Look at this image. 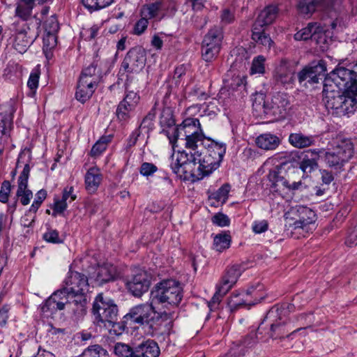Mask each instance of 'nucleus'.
<instances>
[{"label": "nucleus", "mask_w": 357, "mask_h": 357, "mask_svg": "<svg viewBox=\"0 0 357 357\" xmlns=\"http://www.w3.org/2000/svg\"><path fill=\"white\" fill-rule=\"evenodd\" d=\"M11 190V185L9 181H4L0 190V202L7 203L8 201L9 195Z\"/></svg>", "instance_id": "obj_50"}, {"label": "nucleus", "mask_w": 357, "mask_h": 357, "mask_svg": "<svg viewBox=\"0 0 357 357\" xmlns=\"http://www.w3.org/2000/svg\"><path fill=\"white\" fill-rule=\"evenodd\" d=\"M67 208V203L59 199H55L53 207L52 215L56 216L57 214H61Z\"/></svg>", "instance_id": "obj_59"}, {"label": "nucleus", "mask_w": 357, "mask_h": 357, "mask_svg": "<svg viewBox=\"0 0 357 357\" xmlns=\"http://www.w3.org/2000/svg\"><path fill=\"white\" fill-rule=\"evenodd\" d=\"M91 357H109L107 351L99 344L91 346Z\"/></svg>", "instance_id": "obj_57"}, {"label": "nucleus", "mask_w": 357, "mask_h": 357, "mask_svg": "<svg viewBox=\"0 0 357 357\" xmlns=\"http://www.w3.org/2000/svg\"><path fill=\"white\" fill-rule=\"evenodd\" d=\"M261 289V285L257 284L256 287H251L248 288L246 292L232 294L227 303L229 310L234 312L242 306L256 304L263 298L262 296L257 297V291Z\"/></svg>", "instance_id": "obj_15"}, {"label": "nucleus", "mask_w": 357, "mask_h": 357, "mask_svg": "<svg viewBox=\"0 0 357 357\" xmlns=\"http://www.w3.org/2000/svg\"><path fill=\"white\" fill-rule=\"evenodd\" d=\"M326 68L325 63L320 61L315 65L305 66L298 73V80L301 84H303L306 86L307 82L314 84L319 82V79H324Z\"/></svg>", "instance_id": "obj_18"}, {"label": "nucleus", "mask_w": 357, "mask_h": 357, "mask_svg": "<svg viewBox=\"0 0 357 357\" xmlns=\"http://www.w3.org/2000/svg\"><path fill=\"white\" fill-rule=\"evenodd\" d=\"M263 323H261L256 333L252 332L243 337L236 345L232 349V354L238 356H245L255 347L259 340L264 341Z\"/></svg>", "instance_id": "obj_19"}, {"label": "nucleus", "mask_w": 357, "mask_h": 357, "mask_svg": "<svg viewBox=\"0 0 357 357\" xmlns=\"http://www.w3.org/2000/svg\"><path fill=\"white\" fill-rule=\"evenodd\" d=\"M141 17H142L135 23L133 29V33L137 36L142 34L147 29L149 24L148 19L144 16Z\"/></svg>", "instance_id": "obj_51"}, {"label": "nucleus", "mask_w": 357, "mask_h": 357, "mask_svg": "<svg viewBox=\"0 0 357 357\" xmlns=\"http://www.w3.org/2000/svg\"><path fill=\"white\" fill-rule=\"evenodd\" d=\"M92 66L93 68V82L97 84L108 73L107 63L104 61L95 60Z\"/></svg>", "instance_id": "obj_33"}, {"label": "nucleus", "mask_w": 357, "mask_h": 357, "mask_svg": "<svg viewBox=\"0 0 357 357\" xmlns=\"http://www.w3.org/2000/svg\"><path fill=\"white\" fill-rule=\"evenodd\" d=\"M252 107L255 110L264 114H270L269 103L265 100V96L263 93H257L252 102Z\"/></svg>", "instance_id": "obj_36"}, {"label": "nucleus", "mask_w": 357, "mask_h": 357, "mask_svg": "<svg viewBox=\"0 0 357 357\" xmlns=\"http://www.w3.org/2000/svg\"><path fill=\"white\" fill-rule=\"evenodd\" d=\"M317 166V162L314 158H304L300 163V168L305 174L311 173Z\"/></svg>", "instance_id": "obj_47"}, {"label": "nucleus", "mask_w": 357, "mask_h": 357, "mask_svg": "<svg viewBox=\"0 0 357 357\" xmlns=\"http://www.w3.org/2000/svg\"><path fill=\"white\" fill-rule=\"evenodd\" d=\"M130 103H124L121 102L116 109V115L119 120L127 121L130 117V112H132L135 107H130Z\"/></svg>", "instance_id": "obj_43"}, {"label": "nucleus", "mask_w": 357, "mask_h": 357, "mask_svg": "<svg viewBox=\"0 0 357 357\" xmlns=\"http://www.w3.org/2000/svg\"><path fill=\"white\" fill-rule=\"evenodd\" d=\"M139 100V96L134 91H128L125 98L121 101L124 103H130V107H136Z\"/></svg>", "instance_id": "obj_55"}, {"label": "nucleus", "mask_w": 357, "mask_h": 357, "mask_svg": "<svg viewBox=\"0 0 357 357\" xmlns=\"http://www.w3.org/2000/svg\"><path fill=\"white\" fill-rule=\"evenodd\" d=\"M212 222L219 227H226L229 226L230 220L227 215L218 213L213 216Z\"/></svg>", "instance_id": "obj_54"}, {"label": "nucleus", "mask_w": 357, "mask_h": 357, "mask_svg": "<svg viewBox=\"0 0 357 357\" xmlns=\"http://www.w3.org/2000/svg\"><path fill=\"white\" fill-rule=\"evenodd\" d=\"M354 155L353 144L343 142L330 151H326L324 156L327 167L336 173L344 171V166Z\"/></svg>", "instance_id": "obj_9"}, {"label": "nucleus", "mask_w": 357, "mask_h": 357, "mask_svg": "<svg viewBox=\"0 0 357 357\" xmlns=\"http://www.w3.org/2000/svg\"><path fill=\"white\" fill-rule=\"evenodd\" d=\"M265 72V58L259 55L255 57L250 68L251 74H263Z\"/></svg>", "instance_id": "obj_45"}, {"label": "nucleus", "mask_w": 357, "mask_h": 357, "mask_svg": "<svg viewBox=\"0 0 357 357\" xmlns=\"http://www.w3.org/2000/svg\"><path fill=\"white\" fill-rule=\"evenodd\" d=\"M245 268H246L243 264H234L229 267L226 270L220 284H218L220 286L219 291L222 294H227L236 284L238 278Z\"/></svg>", "instance_id": "obj_22"}, {"label": "nucleus", "mask_w": 357, "mask_h": 357, "mask_svg": "<svg viewBox=\"0 0 357 357\" xmlns=\"http://www.w3.org/2000/svg\"><path fill=\"white\" fill-rule=\"evenodd\" d=\"M288 142L292 146L301 149L314 145L315 138L313 135H306L298 132L291 133Z\"/></svg>", "instance_id": "obj_30"}, {"label": "nucleus", "mask_w": 357, "mask_h": 357, "mask_svg": "<svg viewBox=\"0 0 357 357\" xmlns=\"http://www.w3.org/2000/svg\"><path fill=\"white\" fill-rule=\"evenodd\" d=\"M57 43V37L56 34L45 33L43 36V50L47 58L51 53V50L54 49Z\"/></svg>", "instance_id": "obj_38"}, {"label": "nucleus", "mask_w": 357, "mask_h": 357, "mask_svg": "<svg viewBox=\"0 0 357 357\" xmlns=\"http://www.w3.org/2000/svg\"><path fill=\"white\" fill-rule=\"evenodd\" d=\"M89 291L87 277L76 271L70 272L63 281V287L55 291L40 305L39 309L44 317H49L73 303L77 310L86 314Z\"/></svg>", "instance_id": "obj_4"}, {"label": "nucleus", "mask_w": 357, "mask_h": 357, "mask_svg": "<svg viewBox=\"0 0 357 357\" xmlns=\"http://www.w3.org/2000/svg\"><path fill=\"white\" fill-rule=\"evenodd\" d=\"M47 197V192L46 190L42 189L40 190L36 194V197L34 199L33 202L32 203L31 206H30V211L31 212H37L39 207L43 202V201L46 199Z\"/></svg>", "instance_id": "obj_48"}, {"label": "nucleus", "mask_w": 357, "mask_h": 357, "mask_svg": "<svg viewBox=\"0 0 357 357\" xmlns=\"http://www.w3.org/2000/svg\"><path fill=\"white\" fill-rule=\"evenodd\" d=\"M146 54L144 48L136 46L131 48L123 59L120 68L121 73H138L145 66Z\"/></svg>", "instance_id": "obj_12"}, {"label": "nucleus", "mask_w": 357, "mask_h": 357, "mask_svg": "<svg viewBox=\"0 0 357 357\" xmlns=\"http://www.w3.org/2000/svg\"><path fill=\"white\" fill-rule=\"evenodd\" d=\"M321 180L324 184L328 185L330 184L334 179V176L331 172H329L326 169H323L321 171Z\"/></svg>", "instance_id": "obj_63"}, {"label": "nucleus", "mask_w": 357, "mask_h": 357, "mask_svg": "<svg viewBox=\"0 0 357 357\" xmlns=\"http://www.w3.org/2000/svg\"><path fill=\"white\" fill-rule=\"evenodd\" d=\"M342 0H296L297 9L303 15H312L316 10L330 11Z\"/></svg>", "instance_id": "obj_16"}, {"label": "nucleus", "mask_w": 357, "mask_h": 357, "mask_svg": "<svg viewBox=\"0 0 357 357\" xmlns=\"http://www.w3.org/2000/svg\"><path fill=\"white\" fill-rule=\"evenodd\" d=\"M298 219L294 222V229H301L308 231L312 224L315 222V213L310 208L305 206H300L297 209Z\"/></svg>", "instance_id": "obj_26"}, {"label": "nucleus", "mask_w": 357, "mask_h": 357, "mask_svg": "<svg viewBox=\"0 0 357 357\" xmlns=\"http://www.w3.org/2000/svg\"><path fill=\"white\" fill-rule=\"evenodd\" d=\"M290 108V100L287 93L278 92L273 96L269 104L270 113L279 117H284Z\"/></svg>", "instance_id": "obj_23"}, {"label": "nucleus", "mask_w": 357, "mask_h": 357, "mask_svg": "<svg viewBox=\"0 0 357 357\" xmlns=\"http://www.w3.org/2000/svg\"><path fill=\"white\" fill-rule=\"evenodd\" d=\"M296 40H307L311 39L317 43H325L326 36L322 27L319 24L309 23L307 26L294 34Z\"/></svg>", "instance_id": "obj_21"}, {"label": "nucleus", "mask_w": 357, "mask_h": 357, "mask_svg": "<svg viewBox=\"0 0 357 357\" xmlns=\"http://www.w3.org/2000/svg\"><path fill=\"white\" fill-rule=\"evenodd\" d=\"M111 139V135H104L100 137L91 149V156H97L104 152Z\"/></svg>", "instance_id": "obj_35"}, {"label": "nucleus", "mask_w": 357, "mask_h": 357, "mask_svg": "<svg viewBox=\"0 0 357 357\" xmlns=\"http://www.w3.org/2000/svg\"><path fill=\"white\" fill-rule=\"evenodd\" d=\"M324 103L328 112L350 116L357 111V78L350 69L340 67L324 81Z\"/></svg>", "instance_id": "obj_2"}, {"label": "nucleus", "mask_w": 357, "mask_h": 357, "mask_svg": "<svg viewBox=\"0 0 357 357\" xmlns=\"http://www.w3.org/2000/svg\"><path fill=\"white\" fill-rule=\"evenodd\" d=\"M38 36V31L33 27H31L30 24H18L15 30L13 47L19 53H24Z\"/></svg>", "instance_id": "obj_14"}, {"label": "nucleus", "mask_w": 357, "mask_h": 357, "mask_svg": "<svg viewBox=\"0 0 357 357\" xmlns=\"http://www.w3.org/2000/svg\"><path fill=\"white\" fill-rule=\"evenodd\" d=\"M89 68H85L80 74L75 93L76 99L82 103L85 102L89 98L88 95L89 90Z\"/></svg>", "instance_id": "obj_28"}, {"label": "nucleus", "mask_w": 357, "mask_h": 357, "mask_svg": "<svg viewBox=\"0 0 357 357\" xmlns=\"http://www.w3.org/2000/svg\"><path fill=\"white\" fill-rule=\"evenodd\" d=\"M39 77V73L38 71L31 72L30 74L27 82V86L30 89L29 95H34L38 86Z\"/></svg>", "instance_id": "obj_49"}, {"label": "nucleus", "mask_w": 357, "mask_h": 357, "mask_svg": "<svg viewBox=\"0 0 357 357\" xmlns=\"http://www.w3.org/2000/svg\"><path fill=\"white\" fill-rule=\"evenodd\" d=\"M73 187L64 188V190L63 191L62 198L61 199L63 200L66 203H67L68 201L69 202L74 201L76 199V195H73Z\"/></svg>", "instance_id": "obj_61"}, {"label": "nucleus", "mask_w": 357, "mask_h": 357, "mask_svg": "<svg viewBox=\"0 0 357 357\" xmlns=\"http://www.w3.org/2000/svg\"><path fill=\"white\" fill-rule=\"evenodd\" d=\"M156 115V109L155 106H154L146 115V116L142 119L139 128L141 130H144L146 133H149L150 130H152L153 128V121L155 118Z\"/></svg>", "instance_id": "obj_37"}, {"label": "nucleus", "mask_w": 357, "mask_h": 357, "mask_svg": "<svg viewBox=\"0 0 357 357\" xmlns=\"http://www.w3.org/2000/svg\"><path fill=\"white\" fill-rule=\"evenodd\" d=\"M227 145L223 142H206L204 148L189 153L178 151L176 159L171 164L173 172L192 181H200L211 174L220 165L226 153Z\"/></svg>", "instance_id": "obj_3"}, {"label": "nucleus", "mask_w": 357, "mask_h": 357, "mask_svg": "<svg viewBox=\"0 0 357 357\" xmlns=\"http://www.w3.org/2000/svg\"><path fill=\"white\" fill-rule=\"evenodd\" d=\"M151 281V275L144 270L139 269L126 279V287L132 296L139 298L148 291Z\"/></svg>", "instance_id": "obj_13"}, {"label": "nucleus", "mask_w": 357, "mask_h": 357, "mask_svg": "<svg viewBox=\"0 0 357 357\" xmlns=\"http://www.w3.org/2000/svg\"><path fill=\"white\" fill-rule=\"evenodd\" d=\"M93 268L94 271L92 273L91 278L93 279V282L97 285H102L112 280L114 278L116 268L111 264L103 262L101 264L98 262L97 266Z\"/></svg>", "instance_id": "obj_24"}, {"label": "nucleus", "mask_w": 357, "mask_h": 357, "mask_svg": "<svg viewBox=\"0 0 357 357\" xmlns=\"http://www.w3.org/2000/svg\"><path fill=\"white\" fill-rule=\"evenodd\" d=\"M13 115L0 113V137L6 135L12 126Z\"/></svg>", "instance_id": "obj_41"}, {"label": "nucleus", "mask_w": 357, "mask_h": 357, "mask_svg": "<svg viewBox=\"0 0 357 357\" xmlns=\"http://www.w3.org/2000/svg\"><path fill=\"white\" fill-rule=\"evenodd\" d=\"M157 307L151 301L133 306L123 317L122 322H117L119 309L114 301L102 293L98 294L93 302L91 308L92 321L96 332L102 330L114 331L121 334L127 326L149 324L151 314L156 313Z\"/></svg>", "instance_id": "obj_1"}, {"label": "nucleus", "mask_w": 357, "mask_h": 357, "mask_svg": "<svg viewBox=\"0 0 357 357\" xmlns=\"http://www.w3.org/2000/svg\"><path fill=\"white\" fill-rule=\"evenodd\" d=\"M256 145L265 151L275 150L281 144L280 138L271 132L259 135L255 139Z\"/></svg>", "instance_id": "obj_29"}, {"label": "nucleus", "mask_w": 357, "mask_h": 357, "mask_svg": "<svg viewBox=\"0 0 357 357\" xmlns=\"http://www.w3.org/2000/svg\"><path fill=\"white\" fill-rule=\"evenodd\" d=\"M31 167L29 164H26L17 180V190L16 196L20 199V203L26 206L30 203L33 197V192L28 189V180L30 174Z\"/></svg>", "instance_id": "obj_20"}, {"label": "nucleus", "mask_w": 357, "mask_h": 357, "mask_svg": "<svg viewBox=\"0 0 357 357\" xmlns=\"http://www.w3.org/2000/svg\"><path fill=\"white\" fill-rule=\"evenodd\" d=\"M183 298L180 282L174 280H164L151 290L149 301L158 310H170L178 305Z\"/></svg>", "instance_id": "obj_5"}, {"label": "nucleus", "mask_w": 357, "mask_h": 357, "mask_svg": "<svg viewBox=\"0 0 357 357\" xmlns=\"http://www.w3.org/2000/svg\"><path fill=\"white\" fill-rule=\"evenodd\" d=\"M295 64L287 59H282L275 70L274 79L277 84L284 87H291L295 81Z\"/></svg>", "instance_id": "obj_17"}, {"label": "nucleus", "mask_w": 357, "mask_h": 357, "mask_svg": "<svg viewBox=\"0 0 357 357\" xmlns=\"http://www.w3.org/2000/svg\"><path fill=\"white\" fill-rule=\"evenodd\" d=\"M36 212H31L29 208L21 218V225L24 227H32L36 219Z\"/></svg>", "instance_id": "obj_56"}, {"label": "nucleus", "mask_w": 357, "mask_h": 357, "mask_svg": "<svg viewBox=\"0 0 357 357\" xmlns=\"http://www.w3.org/2000/svg\"><path fill=\"white\" fill-rule=\"evenodd\" d=\"M36 0H19L15 8V15L26 20L31 15Z\"/></svg>", "instance_id": "obj_32"}, {"label": "nucleus", "mask_w": 357, "mask_h": 357, "mask_svg": "<svg viewBox=\"0 0 357 357\" xmlns=\"http://www.w3.org/2000/svg\"><path fill=\"white\" fill-rule=\"evenodd\" d=\"M220 17L221 23L224 24H228L231 23L234 19L233 13L228 9H225L222 10Z\"/></svg>", "instance_id": "obj_62"}, {"label": "nucleus", "mask_w": 357, "mask_h": 357, "mask_svg": "<svg viewBox=\"0 0 357 357\" xmlns=\"http://www.w3.org/2000/svg\"><path fill=\"white\" fill-rule=\"evenodd\" d=\"M114 353L118 357H132L134 356V348L126 344L117 342L114 345Z\"/></svg>", "instance_id": "obj_40"}, {"label": "nucleus", "mask_w": 357, "mask_h": 357, "mask_svg": "<svg viewBox=\"0 0 357 357\" xmlns=\"http://www.w3.org/2000/svg\"><path fill=\"white\" fill-rule=\"evenodd\" d=\"M8 309L6 307H3L0 309V326L4 327L8 319Z\"/></svg>", "instance_id": "obj_64"}, {"label": "nucleus", "mask_w": 357, "mask_h": 357, "mask_svg": "<svg viewBox=\"0 0 357 357\" xmlns=\"http://www.w3.org/2000/svg\"><path fill=\"white\" fill-rule=\"evenodd\" d=\"M219 290H220V286L217 285L216 291H215V294L213 295V296L211 298V301L208 303V306L211 311H213L218 307L221 298L226 294H222Z\"/></svg>", "instance_id": "obj_52"}, {"label": "nucleus", "mask_w": 357, "mask_h": 357, "mask_svg": "<svg viewBox=\"0 0 357 357\" xmlns=\"http://www.w3.org/2000/svg\"><path fill=\"white\" fill-rule=\"evenodd\" d=\"M278 8L274 5L266 6L259 14L252 26V39L257 43L270 47L272 40L268 34L265 33V26L272 24L278 15Z\"/></svg>", "instance_id": "obj_8"}, {"label": "nucleus", "mask_w": 357, "mask_h": 357, "mask_svg": "<svg viewBox=\"0 0 357 357\" xmlns=\"http://www.w3.org/2000/svg\"><path fill=\"white\" fill-rule=\"evenodd\" d=\"M252 231L255 234H261L268 230V222L265 220L261 221H255L252 225Z\"/></svg>", "instance_id": "obj_58"}, {"label": "nucleus", "mask_w": 357, "mask_h": 357, "mask_svg": "<svg viewBox=\"0 0 357 357\" xmlns=\"http://www.w3.org/2000/svg\"><path fill=\"white\" fill-rule=\"evenodd\" d=\"M159 354L158 344L154 340H147L134 347L132 357H158Z\"/></svg>", "instance_id": "obj_27"}, {"label": "nucleus", "mask_w": 357, "mask_h": 357, "mask_svg": "<svg viewBox=\"0 0 357 357\" xmlns=\"http://www.w3.org/2000/svg\"><path fill=\"white\" fill-rule=\"evenodd\" d=\"M44 29L45 33L56 35L59 29V24L55 15H51L45 21Z\"/></svg>", "instance_id": "obj_44"}, {"label": "nucleus", "mask_w": 357, "mask_h": 357, "mask_svg": "<svg viewBox=\"0 0 357 357\" xmlns=\"http://www.w3.org/2000/svg\"><path fill=\"white\" fill-rule=\"evenodd\" d=\"M174 135L176 141H184L185 148L194 152L204 148L206 142H215L211 138L205 137L198 119H185L179 128H174Z\"/></svg>", "instance_id": "obj_6"}, {"label": "nucleus", "mask_w": 357, "mask_h": 357, "mask_svg": "<svg viewBox=\"0 0 357 357\" xmlns=\"http://www.w3.org/2000/svg\"><path fill=\"white\" fill-rule=\"evenodd\" d=\"M102 181V174L97 167H91V193L95 192Z\"/></svg>", "instance_id": "obj_42"}, {"label": "nucleus", "mask_w": 357, "mask_h": 357, "mask_svg": "<svg viewBox=\"0 0 357 357\" xmlns=\"http://www.w3.org/2000/svg\"><path fill=\"white\" fill-rule=\"evenodd\" d=\"M171 6L172 9L176 10L174 5H170L168 0L156 1L155 2L143 6L141 9V16H144L148 20L158 17L160 13L165 15V11Z\"/></svg>", "instance_id": "obj_25"}, {"label": "nucleus", "mask_w": 357, "mask_h": 357, "mask_svg": "<svg viewBox=\"0 0 357 357\" xmlns=\"http://www.w3.org/2000/svg\"><path fill=\"white\" fill-rule=\"evenodd\" d=\"M223 37V29L220 25H215L208 30L202 45V54L204 61L210 62L219 54Z\"/></svg>", "instance_id": "obj_11"}, {"label": "nucleus", "mask_w": 357, "mask_h": 357, "mask_svg": "<svg viewBox=\"0 0 357 357\" xmlns=\"http://www.w3.org/2000/svg\"><path fill=\"white\" fill-rule=\"evenodd\" d=\"M292 307L293 306L287 304L281 306L276 305L269 310L261 322L263 324L268 322L270 326L268 331L264 328V341L269 338L277 339L289 336V330L287 329V317L289 309Z\"/></svg>", "instance_id": "obj_7"}, {"label": "nucleus", "mask_w": 357, "mask_h": 357, "mask_svg": "<svg viewBox=\"0 0 357 357\" xmlns=\"http://www.w3.org/2000/svg\"><path fill=\"white\" fill-rule=\"evenodd\" d=\"M284 164L276 166L268 174L271 192L281 196L288 192L298 190L302 185L301 181L289 183V178L286 177L287 173L284 168Z\"/></svg>", "instance_id": "obj_10"}, {"label": "nucleus", "mask_w": 357, "mask_h": 357, "mask_svg": "<svg viewBox=\"0 0 357 357\" xmlns=\"http://www.w3.org/2000/svg\"><path fill=\"white\" fill-rule=\"evenodd\" d=\"M169 96L166 94L164 99V107L160 116V125L163 128H170L175 126L173 110L171 106L167 105Z\"/></svg>", "instance_id": "obj_31"}, {"label": "nucleus", "mask_w": 357, "mask_h": 357, "mask_svg": "<svg viewBox=\"0 0 357 357\" xmlns=\"http://www.w3.org/2000/svg\"><path fill=\"white\" fill-rule=\"evenodd\" d=\"M230 188L231 187L229 184H224L216 192L213 193L210 197L218 202L225 204L228 199Z\"/></svg>", "instance_id": "obj_39"}, {"label": "nucleus", "mask_w": 357, "mask_h": 357, "mask_svg": "<svg viewBox=\"0 0 357 357\" xmlns=\"http://www.w3.org/2000/svg\"><path fill=\"white\" fill-rule=\"evenodd\" d=\"M345 243L349 247L357 245V227L349 232Z\"/></svg>", "instance_id": "obj_60"}, {"label": "nucleus", "mask_w": 357, "mask_h": 357, "mask_svg": "<svg viewBox=\"0 0 357 357\" xmlns=\"http://www.w3.org/2000/svg\"><path fill=\"white\" fill-rule=\"evenodd\" d=\"M231 238L229 234H220L213 239V249L218 252H222L230 246Z\"/></svg>", "instance_id": "obj_34"}, {"label": "nucleus", "mask_w": 357, "mask_h": 357, "mask_svg": "<svg viewBox=\"0 0 357 357\" xmlns=\"http://www.w3.org/2000/svg\"><path fill=\"white\" fill-rule=\"evenodd\" d=\"M158 167L153 163L144 162L142 163L139 168V173L145 177L152 176L157 171Z\"/></svg>", "instance_id": "obj_46"}, {"label": "nucleus", "mask_w": 357, "mask_h": 357, "mask_svg": "<svg viewBox=\"0 0 357 357\" xmlns=\"http://www.w3.org/2000/svg\"><path fill=\"white\" fill-rule=\"evenodd\" d=\"M43 238L48 243H60L62 240L60 238L59 232L55 229H49L43 234Z\"/></svg>", "instance_id": "obj_53"}]
</instances>
